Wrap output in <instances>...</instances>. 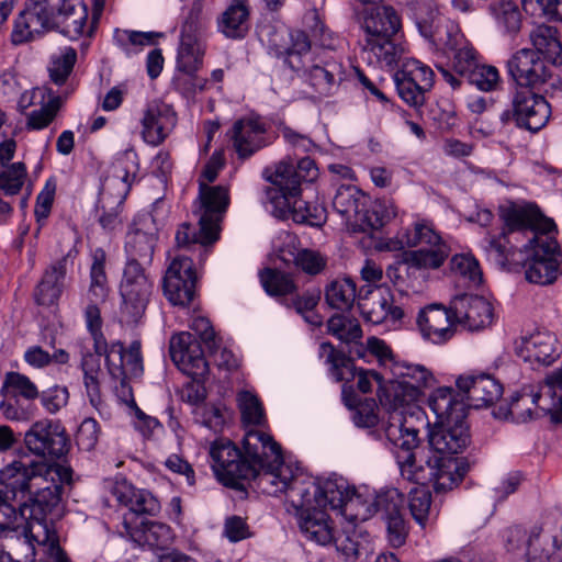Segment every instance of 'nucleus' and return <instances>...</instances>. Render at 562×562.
Listing matches in <instances>:
<instances>
[{
    "instance_id": "obj_44",
    "label": "nucleus",
    "mask_w": 562,
    "mask_h": 562,
    "mask_svg": "<svg viewBox=\"0 0 562 562\" xmlns=\"http://www.w3.org/2000/svg\"><path fill=\"white\" fill-rule=\"evenodd\" d=\"M66 277V261L59 260L53 263L44 273V277L35 291V300L40 305H52L60 296Z\"/></svg>"
},
{
    "instance_id": "obj_49",
    "label": "nucleus",
    "mask_w": 562,
    "mask_h": 562,
    "mask_svg": "<svg viewBox=\"0 0 562 562\" xmlns=\"http://www.w3.org/2000/svg\"><path fill=\"white\" fill-rule=\"evenodd\" d=\"M357 286L352 279L333 280L325 290V300L331 308L347 311L356 300Z\"/></svg>"
},
{
    "instance_id": "obj_61",
    "label": "nucleus",
    "mask_w": 562,
    "mask_h": 562,
    "mask_svg": "<svg viewBox=\"0 0 562 562\" xmlns=\"http://www.w3.org/2000/svg\"><path fill=\"white\" fill-rule=\"evenodd\" d=\"M304 23L310 29L315 45L328 50L337 47L339 38L326 27L317 10L308 11L304 16Z\"/></svg>"
},
{
    "instance_id": "obj_9",
    "label": "nucleus",
    "mask_w": 562,
    "mask_h": 562,
    "mask_svg": "<svg viewBox=\"0 0 562 562\" xmlns=\"http://www.w3.org/2000/svg\"><path fill=\"white\" fill-rule=\"evenodd\" d=\"M403 252L402 262L408 271H418L425 277L439 270L452 251V239L436 229L432 221L415 217L407 227L401 229L394 238L381 245V249Z\"/></svg>"
},
{
    "instance_id": "obj_23",
    "label": "nucleus",
    "mask_w": 562,
    "mask_h": 562,
    "mask_svg": "<svg viewBox=\"0 0 562 562\" xmlns=\"http://www.w3.org/2000/svg\"><path fill=\"white\" fill-rule=\"evenodd\" d=\"M198 273L192 259L179 255L170 262L164 277V294L172 305L184 307L194 296Z\"/></svg>"
},
{
    "instance_id": "obj_6",
    "label": "nucleus",
    "mask_w": 562,
    "mask_h": 562,
    "mask_svg": "<svg viewBox=\"0 0 562 562\" xmlns=\"http://www.w3.org/2000/svg\"><path fill=\"white\" fill-rule=\"evenodd\" d=\"M290 492L296 504L310 501L325 510L329 508L339 514L351 525L366 521L375 514L374 492L368 487L357 488L336 473L322 476L305 473L295 479Z\"/></svg>"
},
{
    "instance_id": "obj_55",
    "label": "nucleus",
    "mask_w": 562,
    "mask_h": 562,
    "mask_svg": "<svg viewBox=\"0 0 562 562\" xmlns=\"http://www.w3.org/2000/svg\"><path fill=\"white\" fill-rule=\"evenodd\" d=\"M533 547L537 548L538 555L544 559L548 557V562H562V525L555 530L547 524L540 525V536Z\"/></svg>"
},
{
    "instance_id": "obj_59",
    "label": "nucleus",
    "mask_w": 562,
    "mask_h": 562,
    "mask_svg": "<svg viewBox=\"0 0 562 562\" xmlns=\"http://www.w3.org/2000/svg\"><path fill=\"white\" fill-rule=\"evenodd\" d=\"M209 356L213 363L220 369L234 370L239 366V356L234 342L222 338L212 340L207 347Z\"/></svg>"
},
{
    "instance_id": "obj_36",
    "label": "nucleus",
    "mask_w": 562,
    "mask_h": 562,
    "mask_svg": "<svg viewBox=\"0 0 562 562\" xmlns=\"http://www.w3.org/2000/svg\"><path fill=\"white\" fill-rule=\"evenodd\" d=\"M470 405L483 407L494 404L504 392L503 384L493 375L486 373L460 375L456 381Z\"/></svg>"
},
{
    "instance_id": "obj_32",
    "label": "nucleus",
    "mask_w": 562,
    "mask_h": 562,
    "mask_svg": "<svg viewBox=\"0 0 562 562\" xmlns=\"http://www.w3.org/2000/svg\"><path fill=\"white\" fill-rule=\"evenodd\" d=\"M358 306L366 323L381 325L386 330L397 329L402 325L404 312L394 304L387 289H378L370 299L359 301Z\"/></svg>"
},
{
    "instance_id": "obj_7",
    "label": "nucleus",
    "mask_w": 562,
    "mask_h": 562,
    "mask_svg": "<svg viewBox=\"0 0 562 562\" xmlns=\"http://www.w3.org/2000/svg\"><path fill=\"white\" fill-rule=\"evenodd\" d=\"M406 5L419 34L438 52L453 55V70L468 77L480 64L479 54L457 22L440 14L435 0H397Z\"/></svg>"
},
{
    "instance_id": "obj_51",
    "label": "nucleus",
    "mask_w": 562,
    "mask_h": 562,
    "mask_svg": "<svg viewBox=\"0 0 562 562\" xmlns=\"http://www.w3.org/2000/svg\"><path fill=\"white\" fill-rule=\"evenodd\" d=\"M236 402L245 425L263 426L266 414L262 403L251 389H243L236 395Z\"/></svg>"
},
{
    "instance_id": "obj_40",
    "label": "nucleus",
    "mask_w": 562,
    "mask_h": 562,
    "mask_svg": "<svg viewBox=\"0 0 562 562\" xmlns=\"http://www.w3.org/2000/svg\"><path fill=\"white\" fill-rule=\"evenodd\" d=\"M540 536V525H535L530 529L521 526H512L502 531V541L507 553L515 558H525L526 562H548V557L538 555L537 548L533 547Z\"/></svg>"
},
{
    "instance_id": "obj_28",
    "label": "nucleus",
    "mask_w": 562,
    "mask_h": 562,
    "mask_svg": "<svg viewBox=\"0 0 562 562\" xmlns=\"http://www.w3.org/2000/svg\"><path fill=\"white\" fill-rule=\"evenodd\" d=\"M170 357L177 368L193 378H204L209 371L201 345L188 331L175 334L170 339Z\"/></svg>"
},
{
    "instance_id": "obj_60",
    "label": "nucleus",
    "mask_w": 562,
    "mask_h": 562,
    "mask_svg": "<svg viewBox=\"0 0 562 562\" xmlns=\"http://www.w3.org/2000/svg\"><path fill=\"white\" fill-rule=\"evenodd\" d=\"M128 508V514L124 515L123 519L125 517L128 518L131 521V525H135V522L140 521V519H144L143 517H139L140 515L148 514L154 515L156 514L159 508V502L157 501L154 495L146 491V490H135L134 495L131 497V502L126 505Z\"/></svg>"
},
{
    "instance_id": "obj_3",
    "label": "nucleus",
    "mask_w": 562,
    "mask_h": 562,
    "mask_svg": "<svg viewBox=\"0 0 562 562\" xmlns=\"http://www.w3.org/2000/svg\"><path fill=\"white\" fill-rule=\"evenodd\" d=\"M374 404L361 405L353 415V424L359 428L371 429L378 439H384L394 454L401 476L417 485L431 484L436 492L452 490L462 480L464 470L458 458L431 456L425 464L417 461L415 449L418 446L416 422L424 412L419 403L396 413L374 414Z\"/></svg>"
},
{
    "instance_id": "obj_5",
    "label": "nucleus",
    "mask_w": 562,
    "mask_h": 562,
    "mask_svg": "<svg viewBox=\"0 0 562 562\" xmlns=\"http://www.w3.org/2000/svg\"><path fill=\"white\" fill-rule=\"evenodd\" d=\"M270 183L266 189V207L277 218L319 227L327 218L326 209L318 203L301 200V183L314 182L319 171L314 160L304 157L294 164L284 158L267 166L262 172Z\"/></svg>"
},
{
    "instance_id": "obj_39",
    "label": "nucleus",
    "mask_w": 562,
    "mask_h": 562,
    "mask_svg": "<svg viewBox=\"0 0 562 562\" xmlns=\"http://www.w3.org/2000/svg\"><path fill=\"white\" fill-rule=\"evenodd\" d=\"M120 533L138 546H148L149 548H164L173 539L171 528L164 522L140 519L132 526L127 517L123 520V530Z\"/></svg>"
},
{
    "instance_id": "obj_48",
    "label": "nucleus",
    "mask_w": 562,
    "mask_h": 562,
    "mask_svg": "<svg viewBox=\"0 0 562 562\" xmlns=\"http://www.w3.org/2000/svg\"><path fill=\"white\" fill-rule=\"evenodd\" d=\"M77 63V52L70 46L57 48L49 57L48 74L50 80L63 86L67 82Z\"/></svg>"
},
{
    "instance_id": "obj_25",
    "label": "nucleus",
    "mask_w": 562,
    "mask_h": 562,
    "mask_svg": "<svg viewBox=\"0 0 562 562\" xmlns=\"http://www.w3.org/2000/svg\"><path fill=\"white\" fill-rule=\"evenodd\" d=\"M515 351L525 362L549 366L562 353V342L557 333L537 328L516 340Z\"/></svg>"
},
{
    "instance_id": "obj_20",
    "label": "nucleus",
    "mask_w": 562,
    "mask_h": 562,
    "mask_svg": "<svg viewBox=\"0 0 562 562\" xmlns=\"http://www.w3.org/2000/svg\"><path fill=\"white\" fill-rule=\"evenodd\" d=\"M520 401L525 404L531 403L543 414H549L553 423H562V363L547 374L537 392L532 386L524 387L514 398L510 406L512 414L517 411Z\"/></svg>"
},
{
    "instance_id": "obj_21",
    "label": "nucleus",
    "mask_w": 562,
    "mask_h": 562,
    "mask_svg": "<svg viewBox=\"0 0 562 562\" xmlns=\"http://www.w3.org/2000/svg\"><path fill=\"white\" fill-rule=\"evenodd\" d=\"M200 0L194 9L187 14L180 32L179 45L177 48V69L186 75L192 76L201 67L204 56V44L201 37Z\"/></svg>"
},
{
    "instance_id": "obj_29",
    "label": "nucleus",
    "mask_w": 562,
    "mask_h": 562,
    "mask_svg": "<svg viewBox=\"0 0 562 562\" xmlns=\"http://www.w3.org/2000/svg\"><path fill=\"white\" fill-rule=\"evenodd\" d=\"M416 323L422 338L434 345L449 341L458 327L451 305L446 308L441 304H429L420 310Z\"/></svg>"
},
{
    "instance_id": "obj_34",
    "label": "nucleus",
    "mask_w": 562,
    "mask_h": 562,
    "mask_svg": "<svg viewBox=\"0 0 562 562\" xmlns=\"http://www.w3.org/2000/svg\"><path fill=\"white\" fill-rule=\"evenodd\" d=\"M374 498L375 513L383 512L389 543L394 548L402 547L408 535L406 521L401 514L404 495L397 488L392 487L380 494L374 493Z\"/></svg>"
},
{
    "instance_id": "obj_31",
    "label": "nucleus",
    "mask_w": 562,
    "mask_h": 562,
    "mask_svg": "<svg viewBox=\"0 0 562 562\" xmlns=\"http://www.w3.org/2000/svg\"><path fill=\"white\" fill-rule=\"evenodd\" d=\"M451 308L458 326L470 331L483 329L493 322L492 303L481 295H458L451 301Z\"/></svg>"
},
{
    "instance_id": "obj_18",
    "label": "nucleus",
    "mask_w": 562,
    "mask_h": 562,
    "mask_svg": "<svg viewBox=\"0 0 562 562\" xmlns=\"http://www.w3.org/2000/svg\"><path fill=\"white\" fill-rule=\"evenodd\" d=\"M164 205L162 199H157L151 205V212L138 213L125 236L124 250L126 261L149 265L158 241L159 223L157 212Z\"/></svg>"
},
{
    "instance_id": "obj_26",
    "label": "nucleus",
    "mask_w": 562,
    "mask_h": 562,
    "mask_svg": "<svg viewBox=\"0 0 562 562\" xmlns=\"http://www.w3.org/2000/svg\"><path fill=\"white\" fill-rule=\"evenodd\" d=\"M178 116L173 106L164 101L149 102L140 119V136L144 143L157 147L172 133Z\"/></svg>"
},
{
    "instance_id": "obj_54",
    "label": "nucleus",
    "mask_w": 562,
    "mask_h": 562,
    "mask_svg": "<svg viewBox=\"0 0 562 562\" xmlns=\"http://www.w3.org/2000/svg\"><path fill=\"white\" fill-rule=\"evenodd\" d=\"M125 199L114 202V192L100 189L97 210L101 212L99 223L103 229L112 232L121 225V212Z\"/></svg>"
},
{
    "instance_id": "obj_10",
    "label": "nucleus",
    "mask_w": 562,
    "mask_h": 562,
    "mask_svg": "<svg viewBox=\"0 0 562 562\" xmlns=\"http://www.w3.org/2000/svg\"><path fill=\"white\" fill-rule=\"evenodd\" d=\"M246 453L251 458L255 467V480L257 487L265 494L277 496L285 493V508L289 506V492L295 483V479L305 475L301 468L283 459L281 447L272 437L260 430H247L244 436Z\"/></svg>"
},
{
    "instance_id": "obj_58",
    "label": "nucleus",
    "mask_w": 562,
    "mask_h": 562,
    "mask_svg": "<svg viewBox=\"0 0 562 562\" xmlns=\"http://www.w3.org/2000/svg\"><path fill=\"white\" fill-rule=\"evenodd\" d=\"M330 335L344 342H355L362 337L359 322L345 314L333 315L327 322Z\"/></svg>"
},
{
    "instance_id": "obj_27",
    "label": "nucleus",
    "mask_w": 562,
    "mask_h": 562,
    "mask_svg": "<svg viewBox=\"0 0 562 562\" xmlns=\"http://www.w3.org/2000/svg\"><path fill=\"white\" fill-rule=\"evenodd\" d=\"M24 443L37 457L60 458L67 452V438L61 427L49 419L34 423L24 435Z\"/></svg>"
},
{
    "instance_id": "obj_11",
    "label": "nucleus",
    "mask_w": 562,
    "mask_h": 562,
    "mask_svg": "<svg viewBox=\"0 0 562 562\" xmlns=\"http://www.w3.org/2000/svg\"><path fill=\"white\" fill-rule=\"evenodd\" d=\"M359 25L364 44L362 59L370 66L393 69L400 61L402 48L393 37L402 29V19L392 5H372L359 13Z\"/></svg>"
},
{
    "instance_id": "obj_37",
    "label": "nucleus",
    "mask_w": 562,
    "mask_h": 562,
    "mask_svg": "<svg viewBox=\"0 0 562 562\" xmlns=\"http://www.w3.org/2000/svg\"><path fill=\"white\" fill-rule=\"evenodd\" d=\"M428 437L432 456L454 458V454L462 452L468 446L469 429L465 419L435 424Z\"/></svg>"
},
{
    "instance_id": "obj_57",
    "label": "nucleus",
    "mask_w": 562,
    "mask_h": 562,
    "mask_svg": "<svg viewBox=\"0 0 562 562\" xmlns=\"http://www.w3.org/2000/svg\"><path fill=\"white\" fill-rule=\"evenodd\" d=\"M47 29V25L25 8L14 21L11 41L15 45L23 44L32 41Z\"/></svg>"
},
{
    "instance_id": "obj_63",
    "label": "nucleus",
    "mask_w": 562,
    "mask_h": 562,
    "mask_svg": "<svg viewBox=\"0 0 562 562\" xmlns=\"http://www.w3.org/2000/svg\"><path fill=\"white\" fill-rule=\"evenodd\" d=\"M259 277L262 288L271 296L286 295L295 289L290 274L282 271L267 268L260 272Z\"/></svg>"
},
{
    "instance_id": "obj_24",
    "label": "nucleus",
    "mask_w": 562,
    "mask_h": 562,
    "mask_svg": "<svg viewBox=\"0 0 562 562\" xmlns=\"http://www.w3.org/2000/svg\"><path fill=\"white\" fill-rule=\"evenodd\" d=\"M231 137L238 156L245 158L271 145L277 135L263 117L248 115L234 123Z\"/></svg>"
},
{
    "instance_id": "obj_2",
    "label": "nucleus",
    "mask_w": 562,
    "mask_h": 562,
    "mask_svg": "<svg viewBox=\"0 0 562 562\" xmlns=\"http://www.w3.org/2000/svg\"><path fill=\"white\" fill-rule=\"evenodd\" d=\"M71 470L20 453L0 469V530L29 520L53 524L63 513L61 491Z\"/></svg>"
},
{
    "instance_id": "obj_53",
    "label": "nucleus",
    "mask_w": 562,
    "mask_h": 562,
    "mask_svg": "<svg viewBox=\"0 0 562 562\" xmlns=\"http://www.w3.org/2000/svg\"><path fill=\"white\" fill-rule=\"evenodd\" d=\"M105 260L106 254L102 248L91 251L89 296H93L95 301H104L108 295Z\"/></svg>"
},
{
    "instance_id": "obj_64",
    "label": "nucleus",
    "mask_w": 562,
    "mask_h": 562,
    "mask_svg": "<svg viewBox=\"0 0 562 562\" xmlns=\"http://www.w3.org/2000/svg\"><path fill=\"white\" fill-rule=\"evenodd\" d=\"M467 78L472 86L483 92L496 91L502 83L498 69L493 65L481 63Z\"/></svg>"
},
{
    "instance_id": "obj_8",
    "label": "nucleus",
    "mask_w": 562,
    "mask_h": 562,
    "mask_svg": "<svg viewBox=\"0 0 562 562\" xmlns=\"http://www.w3.org/2000/svg\"><path fill=\"white\" fill-rule=\"evenodd\" d=\"M288 36L290 46L279 44V34L270 40L279 55H284L285 64L308 83L319 95L334 93L346 78V68L340 60L327 53L312 50L307 35L302 31L282 30L280 36Z\"/></svg>"
},
{
    "instance_id": "obj_12",
    "label": "nucleus",
    "mask_w": 562,
    "mask_h": 562,
    "mask_svg": "<svg viewBox=\"0 0 562 562\" xmlns=\"http://www.w3.org/2000/svg\"><path fill=\"white\" fill-rule=\"evenodd\" d=\"M333 207L341 217L346 229L350 232L379 229L397 213L392 200L372 201L369 195L352 184H341L337 188Z\"/></svg>"
},
{
    "instance_id": "obj_43",
    "label": "nucleus",
    "mask_w": 562,
    "mask_h": 562,
    "mask_svg": "<svg viewBox=\"0 0 562 562\" xmlns=\"http://www.w3.org/2000/svg\"><path fill=\"white\" fill-rule=\"evenodd\" d=\"M249 29L248 0H232L217 18V31L232 40L243 38Z\"/></svg>"
},
{
    "instance_id": "obj_17",
    "label": "nucleus",
    "mask_w": 562,
    "mask_h": 562,
    "mask_svg": "<svg viewBox=\"0 0 562 562\" xmlns=\"http://www.w3.org/2000/svg\"><path fill=\"white\" fill-rule=\"evenodd\" d=\"M145 265L126 261L120 283L121 322L126 325L137 324L144 315L153 289L150 277L146 273Z\"/></svg>"
},
{
    "instance_id": "obj_35",
    "label": "nucleus",
    "mask_w": 562,
    "mask_h": 562,
    "mask_svg": "<svg viewBox=\"0 0 562 562\" xmlns=\"http://www.w3.org/2000/svg\"><path fill=\"white\" fill-rule=\"evenodd\" d=\"M547 60L530 48L516 52L507 63L508 71L520 86L544 83L551 77Z\"/></svg>"
},
{
    "instance_id": "obj_33",
    "label": "nucleus",
    "mask_w": 562,
    "mask_h": 562,
    "mask_svg": "<svg viewBox=\"0 0 562 562\" xmlns=\"http://www.w3.org/2000/svg\"><path fill=\"white\" fill-rule=\"evenodd\" d=\"M551 108L544 97L524 89L513 100V116L517 126L530 132L544 127L550 119Z\"/></svg>"
},
{
    "instance_id": "obj_52",
    "label": "nucleus",
    "mask_w": 562,
    "mask_h": 562,
    "mask_svg": "<svg viewBox=\"0 0 562 562\" xmlns=\"http://www.w3.org/2000/svg\"><path fill=\"white\" fill-rule=\"evenodd\" d=\"M496 26L504 34H516L520 29L521 15L518 5L509 0H501L490 7Z\"/></svg>"
},
{
    "instance_id": "obj_46",
    "label": "nucleus",
    "mask_w": 562,
    "mask_h": 562,
    "mask_svg": "<svg viewBox=\"0 0 562 562\" xmlns=\"http://www.w3.org/2000/svg\"><path fill=\"white\" fill-rule=\"evenodd\" d=\"M195 418L214 432L222 431L233 419V411L222 401L196 405Z\"/></svg>"
},
{
    "instance_id": "obj_47",
    "label": "nucleus",
    "mask_w": 562,
    "mask_h": 562,
    "mask_svg": "<svg viewBox=\"0 0 562 562\" xmlns=\"http://www.w3.org/2000/svg\"><path fill=\"white\" fill-rule=\"evenodd\" d=\"M160 35L154 32L115 29L113 42L125 56L132 57L139 54L146 46L151 45L154 40Z\"/></svg>"
},
{
    "instance_id": "obj_22",
    "label": "nucleus",
    "mask_w": 562,
    "mask_h": 562,
    "mask_svg": "<svg viewBox=\"0 0 562 562\" xmlns=\"http://www.w3.org/2000/svg\"><path fill=\"white\" fill-rule=\"evenodd\" d=\"M394 82L401 99L416 106L424 102V93L432 87L434 71L418 59L406 58L394 74Z\"/></svg>"
},
{
    "instance_id": "obj_30",
    "label": "nucleus",
    "mask_w": 562,
    "mask_h": 562,
    "mask_svg": "<svg viewBox=\"0 0 562 562\" xmlns=\"http://www.w3.org/2000/svg\"><path fill=\"white\" fill-rule=\"evenodd\" d=\"M139 170L138 155L133 148L117 153L101 182L102 190L114 192V202L126 199Z\"/></svg>"
},
{
    "instance_id": "obj_14",
    "label": "nucleus",
    "mask_w": 562,
    "mask_h": 562,
    "mask_svg": "<svg viewBox=\"0 0 562 562\" xmlns=\"http://www.w3.org/2000/svg\"><path fill=\"white\" fill-rule=\"evenodd\" d=\"M0 536L15 538L23 554L21 559H14L10 552L0 548V562H34L37 549L43 552L47 562H71L59 546V537L53 524L29 520L21 526L3 527Z\"/></svg>"
},
{
    "instance_id": "obj_13",
    "label": "nucleus",
    "mask_w": 562,
    "mask_h": 562,
    "mask_svg": "<svg viewBox=\"0 0 562 562\" xmlns=\"http://www.w3.org/2000/svg\"><path fill=\"white\" fill-rule=\"evenodd\" d=\"M318 357L328 366L329 375L335 381H345L341 395L345 405L352 411V420L357 409L369 402L374 404V414L380 415L381 405L376 406L373 400L359 402L358 396L352 391V386L348 385V382L356 381L358 389L362 393L371 392L373 386L376 385V395L379 396L380 385L386 383L389 373L384 372L382 375L374 370L357 369L352 360L347 358L345 353L336 350L330 342H322L319 345Z\"/></svg>"
},
{
    "instance_id": "obj_38",
    "label": "nucleus",
    "mask_w": 562,
    "mask_h": 562,
    "mask_svg": "<svg viewBox=\"0 0 562 562\" xmlns=\"http://www.w3.org/2000/svg\"><path fill=\"white\" fill-rule=\"evenodd\" d=\"M102 355L105 356L106 368L112 379L138 378L143 374V359L138 341H133L127 350L121 342H114L110 347L106 345V351Z\"/></svg>"
},
{
    "instance_id": "obj_45",
    "label": "nucleus",
    "mask_w": 562,
    "mask_h": 562,
    "mask_svg": "<svg viewBox=\"0 0 562 562\" xmlns=\"http://www.w3.org/2000/svg\"><path fill=\"white\" fill-rule=\"evenodd\" d=\"M533 50L551 65L561 63L562 44L558 38V31L550 25H537L530 33Z\"/></svg>"
},
{
    "instance_id": "obj_4",
    "label": "nucleus",
    "mask_w": 562,
    "mask_h": 562,
    "mask_svg": "<svg viewBox=\"0 0 562 562\" xmlns=\"http://www.w3.org/2000/svg\"><path fill=\"white\" fill-rule=\"evenodd\" d=\"M349 352L364 362H376L389 373L386 383L379 390L380 414L396 413L419 403L425 390L436 382L425 366L395 359L390 346L378 337H369L366 344L356 342Z\"/></svg>"
},
{
    "instance_id": "obj_62",
    "label": "nucleus",
    "mask_w": 562,
    "mask_h": 562,
    "mask_svg": "<svg viewBox=\"0 0 562 562\" xmlns=\"http://www.w3.org/2000/svg\"><path fill=\"white\" fill-rule=\"evenodd\" d=\"M408 507L415 521L425 528L431 508V494L427 485H417L409 491Z\"/></svg>"
},
{
    "instance_id": "obj_41",
    "label": "nucleus",
    "mask_w": 562,
    "mask_h": 562,
    "mask_svg": "<svg viewBox=\"0 0 562 562\" xmlns=\"http://www.w3.org/2000/svg\"><path fill=\"white\" fill-rule=\"evenodd\" d=\"M428 406L435 415V424L462 422L467 417V404L463 396L452 387L440 386L431 392Z\"/></svg>"
},
{
    "instance_id": "obj_16",
    "label": "nucleus",
    "mask_w": 562,
    "mask_h": 562,
    "mask_svg": "<svg viewBox=\"0 0 562 562\" xmlns=\"http://www.w3.org/2000/svg\"><path fill=\"white\" fill-rule=\"evenodd\" d=\"M286 512L294 517L300 531L306 540L323 547L335 544L337 550L341 551L347 560L358 555L357 544L349 538L346 539L347 544L342 546V543H339L337 531L327 510L306 499L302 504H296L293 493L289 492Z\"/></svg>"
},
{
    "instance_id": "obj_15",
    "label": "nucleus",
    "mask_w": 562,
    "mask_h": 562,
    "mask_svg": "<svg viewBox=\"0 0 562 562\" xmlns=\"http://www.w3.org/2000/svg\"><path fill=\"white\" fill-rule=\"evenodd\" d=\"M224 166L222 151H214L205 165L200 177V190L194 212L200 215L202 237L216 238L214 227L217 221H222L229 205V189L227 186H211L218 171Z\"/></svg>"
},
{
    "instance_id": "obj_19",
    "label": "nucleus",
    "mask_w": 562,
    "mask_h": 562,
    "mask_svg": "<svg viewBox=\"0 0 562 562\" xmlns=\"http://www.w3.org/2000/svg\"><path fill=\"white\" fill-rule=\"evenodd\" d=\"M243 448H245L244 445ZM209 453L216 479L226 486H236L239 480H249L256 473L246 449L241 453L228 439L214 440Z\"/></svg>"
},
{
    "instance_id": "obj_42",
    "label": "nucleus",
    "mask_w": 562,
    "mask_h": 562,
    "mask_svg": "<svg viewBox=\"0 0 562 562\" xmlns=\"http://www.w3.org/2000/svg\"><path fill=\"white\" fill-rule=\"evenodd\" d=\"M55 23L60 29V33L72 41L82 36H92L97 27L89 19L87 4L74 0H67Z\"/></svg>"
},
{
    "instance_id": "obj_1",
    "label": "nucleus",
    "mask_w": 562,
    "mask_h": 562,
    "mask_svg": "<svg viewBox=\"0 0 562 562\" xmlns=\"http://www.w3.org/2000/svg\"><path fill=\"white\" fill-rule=\"evenodd\" d=\"M504 229L486 235L482 247L502 269L522 266L526 280L550 285L562 278V250L555 239L557 226L531 202H506L499 206Z\"/></svg>"
},
{
    "instance_id": "obj_56",
    "label": "nucleus",
    "mask_w": 562,
    "mask_h": 562,
    "mask_svg": "<svg viewBox=\"0 0 562 562\" xmlns=\"http://www.w3.org/2000/svg\"><path fill=\"white\" fill-rule=\"evenodd\" d=\"M64 99L59 94L50 95L48 100L38 108L26 114V128L29 131H41L46 128L56 117L63 105Z\"/></svg>"
},
{
    "instance_id": "obj_50",
    "label": "nucleus",
    "mask_w": 562,
    "mask_h": 562,
    "mask_svg": "<svg viewBox=\"0 0 562 562\" xmlns=\"http://www.w3.org/2000/svg\"><path fill=\"white\" fill-rule=\"evenodd\" d=\"M450 267L451 271L460 278L464 285L476 288L482 283V270L472 252L468 251L452 256Z\"/></svg>"
}]
</instances>
